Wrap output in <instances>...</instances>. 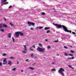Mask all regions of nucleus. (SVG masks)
<instances>
[{"label": "nucleus", "instance_id": "14", "mask_svg": "<svg viewBox=\"0 0 76 76\" xmlns=\"http://www.w3.org/2000/svg\"><path fill=\"white\" fill-rule=\"evenodd\" d=\"M3 27H4V28H6V27H7V25L4 24H3Z\"/></svg>", "mask_w": 76, "mask_h": 76}, {"label": "nucleus", "instance_id": "28", "mask_svg": "<svg viewBox=\"0 0 76 76\" xmlns=\"http://www.w3.org/2000/svg\"><path fill=\"white\" fill-rule=\"evenodd\" d=\"M7 55V54L4 53L3 54V56H6Z\"/></svg>", "mask_w": 76, "mask_h": 76}, {"label": "nucleus", "instance_id": "4", "mask_svg": "<svg viewBox=\"0 0 76 76\" xmlns=\"http://www.w3.org/2000/svg\"><path fill=\"white\" fill-rule=\"evenodd\" d=\"M28 24L29 25V26H30L31 25H32V26H34V25H35V23H31L29 21H28Z\"/></svg>", "mask_w": 76, "mask_h": 76}, {"label": "nucleus", "instance_id": "30", "mask_svg": "<svg viewBox=\"0 0 76 76\" xmlns=\"http://www.w3.org/2000/svg\"><path fill=\"white\" fill-rule=\"evenodd\" d=\"M39 45L40 47H42V45L41 43H39Z\"/></svg>", "mask_w": 76, "mask_h": 76}, {"label": "nucleus", "instance_id": "33", "mask_svg": "<svg viewBox=\"0 0 76 76\" xmlns=\"http://www.w3.org/2000/svg\"><path fill=\"white\" fill-rule=\"evenodd\" d=\"M31 57H32V58H33V57H34V54H32L31 55Z\"/></svg>", "mask_w": 76, "mask_h": 76}, {"label": "nucleus", "instance_id": "53", "mask_svg": "<svg viewBox=\"0 0 76 76\" xmlns=\"http://www.w3.org/2000/svg\"><path fill=\"white\" fill-rule=\"evenodd\" d=\"M70 47H71V48H72V46H70Z\"/></svg>", "mask_w": 76, "mask_h": 76}, {"label": "nucleus", "instance_id": "51", "mask_svg": "<svg viewBox=\"0 0 76 76\" xmlns=\"http://www.w3.org/2000/svg\"><path fill=\"white\" fill-rule=\"evenodd\" d=\"M17 64H19V62L17 61Z\"/></svg>", "mask_w": 76, "mask_h": 76}, {"label": "nucleus", "instance_id": "54", "mask_svg": "<svg viewBox=\"0 0 76 76\" xmlns=\"http://www.w3.org/2000/svg\"><path fill=\"white\" fill-rule=\"evenodd\" d=\"M57 55L58 56H59V55L58 54H57Z\"/></svg>", "mask_w": 76, "mask_h": 76}, {"label": "nucleus", "instance_id": "16", "mask_svg": "<svg viewBox=\"0 0 76 76\" xmlns=\"http://www.w3.org/2000/svg\"><path fill=\"white\" fill-rule=\"evenodd\" d=\"M60 73H61V75L62 76H64V73L63 72H60Z\"/></svg>", "mask_w": 76, "mask_h": 76}, {"label": "nucleus", "instance_id": "31", "mask_svg": "<svg viewBox=\"0 0 76 76\" xmlns=\"http://www.w3.org/2000/svg\"><path fill=\"white\" fill-rule=\"evenodd\" d=\"M64 48H65L66 49H68V48H67L66 46H64Z\"/></svg>", "mask_w": 76, "mask_h": 76}, {"label": "nucleus", "instance_id": "10", "mask_svg": "<svg viewBox=\"0 0 76 76\" xmlns=\"http://www.w3.org/2000/svg\"><path fill=\"white\" fill-rule=\"evenodd\" d=\"M8 37L9 38H11V34L9 33L8 35Z\"/></svg>", "mask_w": 76, "mask_h": 76}, {"label": "nucleus", "instance_id": "39", "mask_svg": "<svg viewBox=\"0 0 76 76\" xmlns=\"http://www.w3.org/2000/svg\"><path fill=\"white\" fill-rule=\"evenodd\" d=\"M6 59H5L3 61V62H6Z\"/></svg>", "mask_w": 76, "mask_h": 76}, {"label": "nucleus", "instance_id": "21", "mask_svg": "<svg viewBox=\"0 0 76 76\" xmlns=\"http://www.w3.org/2000/svg\"><path fill=\"white\" fill-rule=\"evenodd\" d=\"M9 59H14V57H11L9 58Z\"/></svg>", "mask_w": 76, "mask_h": 76}, {"label": "nucleus", "instance_id": "26", "mask_svg": "<svg viewBox=\"0 0 76 76\" xmlns=\"http://www.w3.org/2000/svg\"><path fill=\"white\" fill-rule=\"evenodd\" d=\"M2 65H3L2 63H1V62H0V66L1 67V66H2Z\"/></svg>", "mask_w": 76, "mask_h": 76}, {"label": "nucleus", "instance_id": "3", "mask_svg": "<svg viewBox=\"0 0 76 76\" xmlns=\"http://www.w3.org/2000/svg\"><path fill=\"white\" fill-rule=\"evenodd\" d=\"M23 50L22 51V52L24 54L27 53V49H26V45H23Z\"/></svg>", "mask_w": 76, "mask_h": 76}, {"label": "nucleus", "instance_id": "37", "mask_svg": "<svg viewBox=\"0 0 76 76\" xmlns=\"http://www.w3.org/2000/svg\"><path fill=\"white\" fill-rule=\"evenodd\" d=\"M41 14L42 15H45V13L44 12H42Z\"/></svg>", "mask_w": 76, "mask_h": 76}, {"label": "nucleus", "instance_id": "48", "mask_svg": "<svg viewBox=\"0 0 76 76\" xmlns=\"http://www.w3.org/2000/svg\"><path fill=\"white\" fill-rule=\"evenodd\" d=\"M45 41H46V42H47V41H48V39H45Z\"/></svg>", "mask_w": 76, "mask_h": 76}, {"label": "nucleus", "instance_id": "12", "mask_svg": "<svg viewBox=\"0 0 76 76\" xmlns=\"http://www.w3.org/2000/svg\"><path fill=\"white\" fill-rule=\"evenodd\" d=\"M1 1L2 3H4V2L7 1V0H1Z\"/></svg>", "mask_w": 76, "mask_h": 76}, {"label": "nucleus", "instance_id": "49", "mask_svg": "<svg viewBox=\"0 0 76 76\" xmlns=\"http://www.w3.org/2000/svg\"><path fill=\"white\" fill-rule=\"evenodd\" d=\"M37 58V56H34V58Z\"/></svg>", "mask_w": 76, "mask_h": 76}, {"label": "nucleus", "instance_id": "18", "mask_svg": "<svg viewBox=\"0 0 76 76\" xmlns=\"http://www.w3.org/2000/svg\"><path fill=\"white\" fill-rule=\"evenodd\" d=\"M64 55L65 56H69V54L66 53H64Z\"/></svg>", "mask_w": 76, "mask_h": 76}, {"label": "nucleus", "instance_id": "17", "mask_svg": "<svg viewBox=\"0 0 76 76\" xmlns=\"http://www.w3.org/2000/svg\"><path fill=\"white\" fill-rule=\"evenodd\" d=\"M32 47H30V48H29V50H31V51H33L34 50L33 49H32Z\"/></svg>", "mask_w": 76, "mask_h": 76}, {"label": "nucleus", "instance_id": "23", "mask_svg": "<svg viewBox=\"0 0 76 76\" xmlns=\"http://www.w3.org/2000/svg\"><path fill=\"white\" fill-rule=\"evenodd\" d=\"M70 52L71 53H75V51H73L72 50H71L70 51Z\"/></svg>", "mask_w": 76, "mask_h": 76}, {"label": "nucleus", "instance_id": "27", "mask_svg": "<svg viewBox=\"0 0 76 76\" xmlns=\"http://www.w3.org/2000/svg\"><path fill=\"white\" fill-rule=\"evenodd\" d=\"M69 67H70V68H72V69H74V68H73L72 67V66H70V65H69L68 66Z\"/></svg>", "mask_w": 76, "mask_h": 76}, {"label": "nucleus", "instance_id": "40", "mask_svg": "<svg viewBox=\"0 0 76 76\" xmlns=\"http://www.w3.org/2000/svg\"><path fill=\"white\" fill-rule=\"evenodd\" d=\"M51 64H55V63H54V62H52L51 63Z\"/></svg>", "mask_w": 76, "mask_h": 76}, {"label": "nucleus", "instance_id": "8", "mask_svg": "<svg viewBox=\"0 0 76 76\" xmlns=\"http://www.w3.org/2000/svg\"><path fill=\"white\" fill-rule=\"evenodd\" d=\"M28 69H30V70H35V68L32 67H29Z\"/></svg>", "mask_w": 76, "mask_h": 76}, {"label": "nucleus", "instance_id": "44", "mask_svg": "<svg viewBox=\"0 0 76 76\" xmlns=\"http://www.w3.org/2000/svg\"><path fill=\"white\" fill-rule=\"evenodd\" d=\"M32 47H33V48H35V47L34 45H33L32 47Z\"/></svg>", "mask_w": 76, "mask_h": 76}, {"label": "nucleus", "instance_id": "11", "mask_svg": "<svg viewBox=\"0 0 76 76\" xmlns=\"http://www.w3.org/2000/svg\"><path fill=\"white\" fill-rule=\"evenodd\" d=\"M75 58V57H72V58H68V60H72V59H74Z\"/></svg>", "mask_w": 76, "mask_h": 76}, {"label": "nucleus", "instance_id": "45", "mask_svg": "<svg viewBox=\"0 0 76 76\" xmlns=\"http://www.w3.org/2000/svg\"><path fill=\"white\" fill-rule=\"evenodd\" d=\"M12 7V6H10L9 7V8L10 9V8H11V7Z\"/></svg>", "mask_w": 76, "mask_h": 76}, {"label": "nucleus", "instance_id": "41", "mask_svg": "<svg viewBox=\"0 0 76 76\" xmlns=\"http://www.w3.org/2000/svg\"><path fill=\"white\" fill-rule=\"evenodd\" d=\"M3 64H6V62H4Z\"/></svg>", "mask_w": 76, "mask_h": 76}, {"label": "nucleus", "instance_id": "50", "mask_svg": "<svg viewBox=\"0 0 76 76\" xmlns=\"http://www.w3.org/2000/svg\"><path fill=\"white\" fill-rule=\"evenodd\" d=\"M28 60H29V59H27L26 60V61H28Z\"/></svg>", "mask_w": 76, "mask_h": 76}, {"label": "nucleus", "instance_id": "35", "mask_svg": "<svg viewBox=\"0 0 76 76\" xmlns=\"http://www.w3.org/2000/svg\"><path fill=\"white\" fill-rule=\"evenodd\" d=\"M42 28H43V27H39V29H42Z\"/></svg>", "mask_w": 76, "mask_h": 76}, {"label": "nucleus", "instance_id": "46", "mask_svg": "<svg viewBox=\"0 0 76 76\" xmlns=\"http://www.w3.org/2000/svg\"><path fill=\"white\" fill-rule=\"evenodd\" d=\"M36 29H39V27H37L36 28Z\"/></svg>", "mask_w": 76, "mask_h": 76}, {"label": "nucleus", "instance_id": "15", "mask_svg": "<svg viewBox=\"0 0 76 76\" xmlns=\"http://www.w3.org/2000/svg\"><path fill=\"white\" fill-rule=\"evenodd\" d=\"M10 25L11 26H13V27L15 26L14 25H13V24H12V23H10Z\"/></svg>", "mask_w": 76, "mask_h": 76}, {"label": "nucleus", "instance_id": "42", "mask_svg": "<svg viewBox=\"0 0 76 76\" xmlns=\"http://www.w3.org/2000/svg\"><path fill=\"white\" fill-rule=\"evenodd\" d=\"M4 19L5 21H7V20H6V18H4Z\"/></svg>", "mask_w": 76, "mask_h": 76}, {"label": "nucleus", "instance_id": "24", "mask_svg": "<svg viewBox=\"0 0 76 76\" xmlns=\"http://www.w3.org/2000/svg\"><path fill=\"white\" fill-rule=\"evenodd\" d=\"M8 3H8V2H5L4 3V4L5 5H6V4H8Z\"/></svg>", "mask_w": 76, "mask_h": 76}, {"label": "nucleus", "instance_id": "38", "mask_svg": "<svg viewBox=\"0 0 76 76\" xmlns=\"http://www.w3.org/2000/svg\"><path fill=\"white\" fill-rule=\"evenodd\" d=\"M72 34H73L74 35H75V34H76V33H75V32H73V31H72Z\"/></svg>", "mask_w": 76, "mask_h": 76}, {"label": "nucleus", "instance_id": "34", "mask_svg": "<svg viewBox=\"0 0 76 76\" xmlns=\"http://www.w3.org/2000/svg\"><path fill=\"white\" fill-rule=\"evenodd\" d=\"M50 33V30H47L46 31V33L47 34H48V33Z\"/></svg>", "mask_w": 76, "mask_h": 76}, {"label": "nucleus", "instance_id": "9", "mask_svg": "<svg viewBox=\"0 0 76 76\" xmlns=\"http://www.w3.org/2000/svg\"><path fill=\"white\" fill-rule=\"evenodd\" d=\"M19 35H20V36H24V34L22 32H20L19 31Z\"/></svg>", "mask_w": 76, "mask_h": 76}, {"label": "nucleus", "instance_id": "20", "mask_svg": "<svg viewBox=\"0 0 76 76\" xmlns=\"http://www.w3.org/2000/svg\"><path fill=\"white\" fill-rule=\"evenodd\" d=\"M47 48H48V49H50L51 48V47L49 45H48L47 46Z\"/></svg>", "mask_w": 76, "mask_h": 76}, {"label": "nucleus", "instance_id": "13", "mask_svg": "<svg viewBox=\"0 0 76 76\" xmlns=\"http://www.w3.org/2000/svg\"><path fill=\"white\" fill-rule=\"evenodd\" d=\"M3 24H0V29L3 28Z\"/></svg>", "mask_w": 76, "mask_h": 76}, {"label": "nucleus", "instance_id": "29", "mask_svg": "<svg viewBox=\"0 0 76 76\" xmlns=\"http://www.w3.org/2000/svg\"><path fill=\"white\" fill-rule=\"evenodd\" d=\"M1 31V32H4V29L3 28H2L0 30Z\"/></svg>", "mask_w": 76, "mask_h": 76}, {"label": "nucleus", "instance_id": "7", "mask_svg": "<svg viewBox=\"0 0 76 76\" xmlns=\"http://www.w3.org/2000/svg\"><path fill=\"white\" fill-rule=\"evenodd\" d=\"M8 64L9 65H12V62L11 61H9L8 62Z\"/></svg>", "mask_w": 76, "mask_h": 76}, {"label": "nucleus", "instance_id": "43", "mask_svg": "<svg viewBox=\"0 0 76 76\" xmlns=\"http://www.w3.org/2000/svg\"><path fill=\"white\" fill-rule=\"evenodd\" d=\"M54 42H58V40H55Z\"/></svg>", "mask_w": 76, "mask_h": 76}, {"label": "nucleus", "instance_id": "19", "mask_svg": "<svg viewBox=\"0 0 76 76\" xmlns=\"http://www.w3.org/2000/svg\"><path fill=\"white\" fill-rule=\"evenodd\" d=\"M51 71H52V72H54V71H56V70L55 69H52L51 70Z\"/></svg>", "mask_w": 76, "mask_h": 76}, {"label": "nucleus", "instance_id": "52", "mask_svg": "<svg viewBox=\"0 0 76 76\" xmlns=\"http://www.w3.org/2000/svg\"><path fill=\"white\" fill-rule=\"evenodd\" d=\"M21 72H23V70H21Z\"/></svg>", "mask_w": 76, "mask_h": 76}, {"label": "nucleus", "instance_id": "25", "mask_svg": "<svg viewBox=\"0 0 76 76\" xmlns=\"http://www.w3.org/2000/svg\"><path fill=\"white\" fill-rule=\"evenodd\" d=\"M12 39L13 42H15V39H14V38H13V37H12Z\"/></svg>", "mask_w": 76, "mask_h": 76}, {"label": "nucleus", "instance_id": "47", "mask_svg": "<svg viewBox=\"0 0 76 76\" xmlns=\"http://www.w3.org/2000/svg\"><path fill=\"white\" fill-rule=\"evenodd\" d=\"M31 30H33L34 29V28H30Z\"/></svg>", "mask_w": 76, "mask_h": 76}, {"label": "nucleus", "instance_id": "1", "mask_svg": "<svg viewBox=\"0 0 76 76\" xmlns=\"http://www.w3.org/2000/svg\"><path fill=\"white\" fill-rule=\"evenodd\" d=\"M53 24L54 25H55V26H56V28H57V29H59L62 28V27L65 32H69L70 33H71L72 32V31L71 30H69L68 29H67V27L64 25L61 26V25L60 24H55L54 23H53Z\"/></svg>", "mask_w": 76, "mask_h": 76}, {"label": "nucleus", "instance_id": "2", "mask_svg": "<svg viewBox=\"0 0 76 76\" xmlns=\"http://www.w3.org/2000/svg\"><path fill=\"white\" fill-rule=\"evenodd\" d=\"M37 51H38L39 52H40V53H44V51L45 50V48H40L39 47L37 48Z\"/></svg>", "mask_w": 76, "mask_h": 76}, {"label": "nucleus", "instance_id": "32", "mask_svg": "<svg viewBox=\"0 0 76 76\" xmlns=\"http://www.w3.org/2000/svg\"><path fill=\"white\" fill-rule=\"evenodd\" d=\"M13 71H15L16 70V68H14L12 69Z\"/></svg>", "mask_w": 76, "mask_h": 76}, {"label": "nucleus", "instance_id": "5", "mask_svg": "<svg viewBox=\"0 0 76 76\" xmlns=\"http://www.w3.org/2000/svg\"><path fill=\"white\" fill-rule=\"evenodd\" d=\"M64 69H63V68H60V69L58 70V72L59 73H60L61 72H64Z\"/></svg>", "mask_w": 76, "mask_h": 76}, {"label": "nucleus", "instance_id": "36", "mask_svg": "<svg viewBox=\"0 0 76 76\" xmlns=\"http://www.w3.org/2000/svg\"><path fill=\"white\" fill-rule=\"evenodd\" d=\"M68 56H71L72 57H73V55H72L71 54H69Z\"/></svg>", "mask_w": 76, "mask_h": 76}, {"label": "nucleus", "instance_id": "6", "mask_svg": "<svg viewBox=\"0 0 76 76\" xmlns=\"http://www.w3.org/2000/svg\"><path fill=\"white\" fill-rule=\"evenodd\" d=\"M16 37H19V31H17L15 33Z\"/></svg>", "mask_w": 76, "mask_h": 76}, {"label": "nucleus", "instance_id": "22", "mask_svg": "<svg viewBox=\"0 0 76 76\" xmlns=\"http://www.w3.org/2000/svg\"><path fill=\"white\" fill-rule=\"evenodd\" d=\"M50 28L49 27H45V30H47V29H48Z\"/></svg>", "mask_w": 76, "mask_h": 76}]
</instances>
